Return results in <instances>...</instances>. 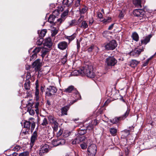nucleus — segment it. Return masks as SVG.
I'll use <instances>...</instances> for the list:
<instances>
[{
	"label": "nucleus",
	"instance_id": "4",
	"mask_svg": "<svg viewBox=\"0 0 156 156\" xmlns=\"http://www.w3.org/2000/svg\"><path fill=\"white\" fill-rule=\"evenodd\" d=\"M117 60L113 56H109L106 58L105 61V65L109 67L114 66L116 64Z\"/></svg>",
	"mask_w": 156,
	"mask_h": 156
},
{
	"label": "nucleus",
	"instance_id": "44",
	"mask_svg": "<svg viewBox=\"0 0 156 156\" xmlns=\"http://www.w3.org/2000/svg\"><path fill=\"white\" fill-rule=\"evenodd\" d=\"M29 152L27 151L24 152L20 153L19 156H28Z\"/></svg>",
	"mask_w": 156,
	"mask_h": 156
},
{
	"label": "nucleus",
	"instance_id": "14",
	"mask_svg": "<svg viewBox=\"0 0 156 156\" xmlns=\"http://www.w3.org/2000/svg\"><path fill=\"white\" fill-rule=\"evenodd\" d=\"M66 141L65 140L62 139L60 140H53L52 141V145L54 146H57L59 145H63L65 143Z\"/></svg>",
	"mask_w": 156,
	"mask_h": 156
},
{
	"label": "nucleus",
	"instance_id": "29",
	"mask_svg": "<svg viewBox=\"0 0 156 156\" xmlns=\"http://www.w3.org/2000/svg\"><path fill=\"white\" fill-rule=\"evenodd\" d=\"M52 124V128L54 131H57L58 127V123L57 122H55Z\"/></svg>",
	"mask_w": 156,
	"mask_h": 156
},
{
	"label": "nucleus",
	"instance_id": "37",
	"mask_svg": "<svg viewBox=\"0 0 156 156\" xmlns=\"http://www.w3.org/2000/svg\"><path fill=\"white\" fill-rule=\"evenodd\" d=\"M42 48L40 47H38L35 48L33 51V52H34L37 54L42 49Z\"/></svg>",
	"mask_w": 156,
	"mask_h": 156
},
{
	"label": "nucleus",
	"instance_id": "41",
	"mask_svg": "<svg viewBox=\"0 0 156 156\" xmlns=\"http://www.w3.org/2000/svg\"><path fill=\"white\" fill-rule=\"evenodd\" d=\"M39 105V101L36 102L35 105V108H36L35 111L37 113L38 112V107Z\"/></svg>",
	"mask_w": 156,
	"mask_h": 156
},
{
	"label": "nucleus",
	"instance_id": "40",
	"mask_svg": "<svg viewBox=\"0 0 156 156\" xmlns=\"http://www.w3.org/2000/svg\"><path fill=\"white\" fill-rule=\"evenodd\" d=\"M69 11L68 10L65 11L63 12L61 15V17L63 19H65V17L66 16L68 13Z\"/></svg>",
	"mask_w": 156,
	"mask_h": 156
},
{
	"label": "nucleus",
	"instance_id": "15",
	"mask_svg": "<svg viewBox=\"0 0 156 156\" xmlns=\"http://www.w3.org/2000/svg\"><path fill=\"white\" fill-rule=\"evenodd\" d=\"M58 47L60 50H65L68 47L67 43L65 41L61 42L58 44Z\"/></svg>",
	"mask_w": 156,
	"mask_h": 156
},
{
	"label": "nucleus",
	"instance_id": "25",
	"mask_svg": "<svg viewBox=\"0 0 156 156\" xmlns=\"http://www.w3.org/2000/svg\"><path fill=\"white\" fill-rule=\"evenodd\" d=\"M139 61H138L136 60L132 59L130 62V65L132 67H135L139 63Z\"/></svg>",
	"mask_w": 156,
	"mask_h": 156
},
{
	"label": "nucleus",
	"instance_id": "35",
	"mask_svg": "<svg viewBox=\"0 0 156 156\" xmlns=\"http://www.w3.org/2000/svg\"><path fill=\"white\" fill-rule=\"evenodd\" d=\"M87 130L85 129H80L78 130V134L80 135H83L86 133Z\"/></svg>",
	"mask_w": 156,
	"mask_h": 156
},
{
	"label": "nucleus",
	"instance_id": "48",
	"mask_svg": "<svg viewBox=\"0 0 156 156\" xmlns=\"http://www.w3.org/2000/svg\"><path fill=\"white\" fill-rule=\"evenodd\" d=\"M28 110L30 114L31 115H33L35 113V112L34 110L33 109H28Z\"/></svg>",
	"mask_w": 156,
	"mask_h": 156
},
{
	"label": "nucleus",
	"instance_id": "6",
	"mask_svg": "<svg viewBox=\"0 0 156 156\" xmlns=\"http://www.w3.org/2000/svg\"><path fill=\"white\" fill-rule=\"evenodd\" d=\"M105 44V48L107 50H113L115 48L117 45L116 41L115 40H112Z\"/></svg>",
	"mask_w": 156,
	"mask_h": 156
},
{
	"label": "nucleus",
	"instance_id": "38",
	"mask_svg": "<svg viewBox=\"0 0 156 156\" xmlns=\"http://www.w3.org/2000/svg\"><path fill=\"white\" fill-rule=\"evenodd\" d=\"M43 41V38L40 37V39H38L37 40V41L36 42V44L38 45H41L42 44Z\"/></svg>",
	"mask_w": 156,
	"mask_h": 156
},
{
	"label": "nucleus",
	"instance_id": "1",
	"mask_svg": "<svg viewBox=\"0 0 156 156\" xmlns=\"http://www.w3.org/2000/svg\"><path fill=\"white\" fill-rule=\"evenodd\" d=\"M83 76L86 75L87 77L93 78L95 76V74L93 66L91 65H87L82 68Z\"/></svg>",
	"mask_w": 156,
	"mask_h": 156
},
{
	"label": "nucleus",
	"instance_id": "13",
	"mask_svg": "<svg viewBox=\"0 0 156 156\" xmlns=\"http://www.w3.org/2000/svg\"><path fill=\"white\" fill-rule=\"evenodd\" d=\"M85 137L84 136H77L76 138L73 140L72 143L73 144H79L80 142L84 141L85 139Z\"/></svg>",
	"mask_w": 156,
	"mask_h": 156
},
{
	"label": "nucleus",
	"instance_id": "59",
	"mask_svg": "<svg viewBox=\"0 0 156 156\" xmlns=\"http://www.w3.org/2000/svg\"><path fill=\"white\" fill-rule=\"evenodd\" d=\"M35 100L36 101V102H38L39 101V95H35Z\"/></svg>",
	"mask_w": 156,
	"mask_h": 156
},
{
	"label": "nucleus",
	"instance_id": "18",
	"mask_svg": "<svg viewBox=\"0 0 156 156\" xmlns=\"http://www.w3.org/2000/svg\"><path fill=\"white\" fill-rule=\"evenodd\" d=\"M37 132L36 131H35L34 132L33 134H32L30 139L31 144H32V145H34V143L35 142V140H37Z\"/></svg>",
	"mask_w": 156,
	"mask_h": 156
},
{
	"label": "nucleus",
	"instance_id": "17",
	"mask_svg": "<svg viewBox=\"0 0 156 156\" xmlns=\"http://www.w3.org/2000/svg\"><path fill=\"white\" fill-rule=\"evenodd\" d=\"M82 68L79 70H76L73 71L71 74L72 76H78L80 75L81 76H83V75H82Z\"/></svg>",
	"mask_w": 156,
	"mask_h": 156
},
{
	"label": "nucleus",
	"instance_id": "62",
	"mask_svg": "<svg viewBox=\"0 0 156 156\" xmlns=\"http://www.w3.org/2000/svg\"><path fill=\"white\" fill-rule=\"evenodd\" d=\"M119 16L120 18H123L124 17L123 13L122 11H121L119 14Z\"/></svg>",
	"mask_w": 156,
	"mask_h": 156
},
{
	"label": "nucleus",
	"instance_id": "56",
	"mask_svg": "<svg viewBox=\"0 0 156 156\" xmlns=\"http://www.w3.org/2000/svg\"><path fill=\"white\" fill-rule=\"evenodd\" d=\"M81 0H77L75 4L76 7H78L80 5V1Z\"/></svg>",
	"mask_w": 156,
	"mask_h": 156
},
{
	"label": "nucleus",
	"instance_id": "51",
	"mask_svg": "<svg viewBox=\"0 0 156 156\" xmlns=\"http://www.w3.org/2000/svg\"><path fill=\"white\" fill-rule=\"evenodd\" d=\"M89 25L90 26H91L94 22V20L92 18H91L89 20Z\"/></svg>",
	"mask_w": 156,
	"mask_h": 156
},
{
	"label": "nucleus",
	"instance_id": "58",
	"mask_svg": "<svg viewBox=\"0 0 156 156\" xmlns=\"http://www.w3.org/2000/svg\"><path fill=\"white\" fill-rule=\"evenodd\" d=\"M31 75L30 73L29 72H27V73L26 75V80H29L30 78Z\"/></svg>",
	"mask_w": 156,
	"mask_h": 156
},
{
	"label": "nucleus",
	"instance_id": "52",
	"mask_svg": "<svg viewBox=\"0 0 156 156\" xmlns=\"http://www.w3.org/2000/svg\"><path fill=\"white\" fill-rule=\"evenodd\" d=\"M84 16H81L79 19L77 20V23H79L83 21V20Z\"/></svg>",
	"mask_w": 156,
	"mask_h": 156
},
{
	"label": "nucleus",
	"instance_id": "9",
	"mask_svg": "<svg viewBox=\"0 0 156 156\" xmlns=\"http://www.w3.org/2000/svg\"><path fill=\"white\" fill-rule=\"evenodd\" d=\"M42 63L41 62V60L40 59H37L34 62L32 65V67L35 68V71L37 72L41 66Z\"/></svg>",
	"mask_w": 156,
	"mask_h": 156
},
{
	"label": "nucleus",
	"instance_id": "50",
	"mask_svg": "<svg viewBox=\"0 0 156 156\" xmlns=\"http://www.w3.org/2000/svg\"><path fill=\"white\" fill-rule=\"evenodd\" d=\"M152 58H148L147 59L145 62H144L143 64V65L144 66H145L147 65L148 64V62L149 61V60L151 59Z\"/></svg>",
	"mask_w": 156,
	"mask_h": 156
},
{
	"label": "nucleus",
	"instance_id": "39",
	"mask_svg": "<svg viewBox=\"0 0 156 156\" xmlns=\"http://www.w3.org/2000/svg\"><path fill=\"white\" fill-rule=\"evenodd\" d=\"M48 124L47 120L46 118H44L43 120L41 125L43 126H46Z\"/></svg>",
	"mask_w": 156,
	"mask_h": 156
},
{
	"label": "nucleus",
	"instance_id": "43",
	"mask_svg": "<svg viewBox=\"0 0 156 156\" xmlns=\"http://www.w3.org/2000/svg\"><path fill=\"white\" fill-rule=\"evenodd\" d=\"M58 32V31L57 30L54 29V30H53L51 31V36L52 37L55 36Z\"/></svg>",
	"mask_w": 156,
	"mask_h": 156
},
{
	"label": "nucleus",
	"instance_id": "33",
	"mask_svg": "<svg viewBox=\"0 0 156 156\" xmlns=\"http://www.w3.org/2000/svg\"><path fill=\"white\" fill-rule=\"evenodd\" d=\"M48 119L50 122L51 123L56 122L55 120L54 117L51 115H50L48 116Z\"/></svg>",
	"mask_w": 156,
	"mask_h": 156
},
{
	"label": "nucleus",
	"instance_id": "3",
	"mask_svg": "<svg viewBox=\"0 0 156 156\" xmlns=\"http://www.w3.org/2000/svg\"><path fill=\"white\" fill-rule=\"evenodd\" d=\"M133 14L134 16L137 17L140 20L143 19L146 16L145 11L141 9H135L133 11Z\"/></svg>",
	"mask_w": 156,
	"mask_h": 156
},
{
	"label": "nucleus",
	"instance_id": "46",
	"mask_svg": "<svg viewBox=\"0 0 156 156\" xmlns=\"http://www.w3.org/2000/svg\"><path fill=\"white\" fill-rule=\"evenodd\" d=\"M67 55L66 54L65 55L64 57L62 59V62L65 64L66 62L67 61Z\"/></svg>",
	"mask_w": 156,
	"mask_h": 156
},
{
	"label": "nucleus",
	"instance_id": "57",
	"mask_svg": "<svg viewBox=\"0 0 156 156\" xmlns=\"http://www.w3.org/2000/svg\"><path fill=\"white\" fill-rule=\"evenodd\" d=\"M97 15L98 17L101 18L103 17V15L102 13L100 12H98L97 13Z\"/></svg>",
	"mask_w": 156,
	"mask_h": 156
},
{
	"label": "nucleus",
	"instance_id": "61",
	"mask_svg": "<svg viewBox=\"0 0 156 156\" xmlns=\"http://www.w3.org/2000/svg\"><path fill=\"white\" fill-rule=\"evenodd\" d=\"M30 130V129H26L25 130V131H24V130H23V133L25 135L27 133H28V132L29 130Z\"/></svg>",
	"mask_w": 156,
	"mask_h": 156
},
{
	"label": "nucleus",
	"instance_id": "32",
	"mask_svg": "<svg viewBox=\"0 0 156 156\" xmlns=\"http://www.w3.org/2000/svg\"><path fill=\"white\" fill-rule=\"evenodd\" d=\"M95 48H97V49H98L97 47L94 46V45H92L88 48L87 51L89 52H92L93 50Z\"/></svg>",
	"mask_w": 156,
	"mask_h": 156
},
{
	"label": "nucleus",
	"instance_id": "54",
	"mask_svg": "<svg viewBox=\"0 0 156 156\" xmlns=\"http://www.w3.org/2000/svg\"><path fill=\"white\" fill-rule=\"evenodd\" d=\"M86 9L85 8H83L80 10V12L81 14H83L85 13L86 11Z\"/></svg>",
	"mask_w": 156,
	"mask_h": 156
},
{
	"label": "nucleus",
	"instance_id": "8",
	"mask_svg": "<svg viewBox=\"0 0 156 156\" xmlns=\"http://www.w3.org/2000/svg\"><path fill=\"white\" fill-rule=\"evenodd\" d=\"M49 146L47 144H45L44 145H41L39 149V154L42 156L45 153H46L49 151Z\"/></svg>",
	"mask_w": 156,
	"mask_h": 156
},
{
	"label": "nucleus",
	"instance_id": "20",
	"mask_svg": "<svg viewBox=\"0 0 156 156\" xmlns=\"http://www.w3.org/2000/svg\"><path fill=\"white\" fill-rule=\"evenodd\" d=\"M141 0H133V3L136 7L138 8H141Z\"/></svg>",
	"mask_w": 156,
	"mask_h": 156
},
{
	"label": "nucleus",
	"instance_id": "34",
	"mask_svg": "<svg viewBox=\"0 0 156 156\" xmlns=\"http://www.w3.org/2000/svg\"><path fill=\"white\" fill-rule=\"evenodd\" d=\"M76 37V34H73L70 36H67L66 38L68 39L69 42L73 40Z\"/></svg>",
	"mask_w": 156,
	"mask_h": 156
},
{
	"label": "nucleus",
	"instance_id": "28",
	"mask_svg": "<svg viewBox=\"0 0 156 156\" xmlns=\"http://www.w3.org/2000/svg\"><path fill=\"white\" fill-rule=\"evenodd\" d=\"M74 87L73 86H70L67 88L65 89L64 90V92L68 93H71L73 90H74Z\"/></svg>",
	"mask_w": 156,
	"mask_h": 156
},
{
	"label": "nucleus",
	"instance_id": "21",
	"mask_svg": "<svg viewBox=\"0 0 156 156\" xmlns=\"http://www.w3.org/2000/svg\"><path fill=\"white\" fill-rule=\"evenodd\" d=\"M30 82L29 80H26V82L24 84V88L26 90H29L30 89Z\"/></svg>",
	"mask_w": 156,
	"mask_h": 156
},
{
	"label": "nucleus",
	"instance_id": "7",
	"mask_svg": "<svg viewBox=\"0 0 156 156\" xmlns=\"http://www.w3.org/2000/svg\"><path fill=\"white\" fill-rule=\"evenodd\" d=\"M97 150V147L95 144H91L90 145L87 149L88 154L89 156H95Z\"/></svg>",
	"mask_w": 156,
	"mask_h": 156
},
{
	"label": "nucleus",
	"instance_id": "5",
	"mask_svg": "<svg viewBox=\"0 0 156 156\" xmlns=\"http://www.w3.org/2000/svg\"><path fill=\"white\" fill-rule=\"evenodd\" d=\"M57 91L56 87L54 86H50L47 88L45 91L46 96L50 97L54 95Z\"/></svg>",
	"mask_w": 156,
	"mask_h": 156
},
{
	"label": "nucleus",
	"instance_id": "36",
	"mask_svg": "<svg viewBox=\"0 0 156 156\" xmlns=\"http://www.w3.org/2000/svg\"><path fill=\"white\" fill-rule=\"evenodd\" d=\"M111 17H108L107 19H104L102 21H103V23L105 24L111 22Z\"/></svg>",
	"mask_w": 156,
	"mask_h": 156
},
{
	"label": "nucleus",
	"instance_id": "26",
	"mask_svg": "<svg viewBox=\"0 0 156 156\" xmlns=\"http://www.w3.org/2000/svg\"><path fill=\"white\" fill-rule=\"evenodd\" d=\"M80 27L84 29H86L88 27V25L86 21L85 20L82 21L80 26Z\"/></svg>",
	"mask_w": 156,
	"mask_h": 156
},
{
	"label": "nucleus",
	"instance_id": "27",
	"mask_svg": "<svg viewBox=\"0 0 156 156\" xmlns=\"http://www.w3.org/2000/svg\"><path fill=\"white\" fill-rule=\"evenodd\" d=\"M132 37L133 40L136 41H139V37L138 35L136 32H134L133 33Z\"/></svg>",
	"mask_w": 156,
	"mask_h": 156
},
{
	"label": "nucleus",
	"instance_id": "10",
	"mask_svg": "<svg viewBox=\"0 0 156 156\" xmlns=\"http://www.w3.org/2000/svg\"><path fill=\"white\" fill-rule=\"evenodd\" d=\"M56 13L55 15H56V16H58L59 14V12L58 10H55L53 12V14L50 15L48 19V21L52 24L53 25H55V23L54 22L56 18L55 15H54V14Z\"/></svg>",
	"mask_w": 156,
	"mask_h": 156
},
{
	"label": "nucleus",
	"instance_id": "49",
	"mask_svg": "<svg viewBox=\"0 0 156 156\" xmlns=\"http://www.w3.org/2000/svg\"><path fill=\"white\" fill-rule=\"evenodd\" d=\"M80 146L81 148L83 150L87 148V145L85 144H82Z\"/></svg>",
	"mask_w": 156,
	"mask_h": 156
},
{
	"label": "nucleus",
	"instance_id": "30",
	"mask_svg": "<svg viewBox=\"0 0 156 156\" xmlns=\"http://www.w3.org/2000/svg\"><path fill=\"white\" fill-rule=\"evenodd\" d=\"M117 131L116 129L114 128H111L110 129V133L113 136H115L116 134Z\"/></svg>",
	"mask_w": 156,
	"mask_h": 156
},
{
	"label": "nucleus",
	"instance_id": "19",
	"mask_svg": "<svg viewBox=\"0 0 156 156\" xmlns=\"http://www.w3.org/2000/svg\"><path fill=\"white\" fill-rule=\"evenodd\" d=\"M50 51V49L46 48L45 47H43L42 48V50L41 51V56L43 58L46 55L48 54V53Z\"/></svg>",
	"mask_w": 156,
	"mask_h": 156
},
{
	"label": "nucleus",
	"instance_id": "22",
	"mask_svg": "<svg viewBox=\"0 0 156 156\" xmlns=\"http://www.w3.org/2000/svg\"><path fill=\"white\" fill-rule=\"evenodd\" d=\"M120 118V117H115L112 119H110V122L113 124L117 123H118L119 121L122 120L121 119L119 118Z\"/></svg>",
	"mask_w": 156,
	"mask_h": 156
},
{
	"label": "nucleus",
	"instance_id": "53",
	"mask_svg": "<svg viewBox=\"0 0 156 156\" xmlns=\"http://www.w3.org/2000/svg\"><path fill=\"white\" fill-rule=\"evenodd\" d=\"M33 54L31 56L30 59L31 60L32 59H33L34 58H35L37 57V54L34 52H33Z\"/></svg>",
	"mask_w": 156,
	"mask_h": 156
},
{
	"label": "nucleus",
	"instance_id": "64",
	"mask_svg": "<svg viewBox=\"0 0 156 156\" xmlns=\"http://www.w3.org/2000/svg\"><path fill=\"white\" fill-rule=\"evenodd\" d=\"M62 130H61L60 129L59 131L57 133V135L58 136H60L62 134Z\"/></svg>",
	"mask_w": 156,
	"mask_h": 156
},
{
	"label": "nucleus",
	"instance_id": "42",
	"mask_svg": "<svg viewBox=\"0 0 156 156\" xmlns=\"http://www.w3.org/2000/svg\"><path fill=\"white\" fill-rule=\"evenodd\" d=\"M75 94L76 95V97L77 98V99H80L81 98V97L80 94H79L78 91L76 90H75Z\"/></svg>",
	"mask_w": 156,
	"mask_h": 156
},
{
	"label": "nucleus",
	"instance_id": "47",
	"mask_svg": "<svg viewBox=\"0 0 156 156\" xmlns=\"http://www.w3.org/2000/svg\"><path fill=\"white\" fill-rule=\"evenodd\" d=\"M76 20H72L71 22L69 23V25L71 26H73L76 25Z\"/></svg>",
	"mask_w": 156,
	"mask_h": 156
},
{
	"label": "nucleus",
	"instance_id": "11",
	"mask_svg": "<svg viewBox=\"0 0 156 156\" xmlns=\"http://www.w3.org/2000/svg\"><path fill=\"white\" fill-rule=\"evenodd\" d=\"M152 35L151 34H150L148 35L143 37V39L140 40L141 43H139L140 46H141L142 44L146 45L149 42L151 38L152 37Z\"/></svg>",
	"mask_w": 156,
	"mask_h": 156
},
{
	"label": "nucleus",
	"instance_id": "23",
	"mask_svg": "<svg viewBox=\"0 0 156 156\" xmlns=\"http://www.w3.org/2000/svg\"><path fill=\"white\" fill-rule=\"evenodd\" d=\"M130 112V110L127 109L126 112L124 114L121 116H120V119H121V120H123L125 119L128 115L129 112Z\"/></svg>",
	"mask_w": 156,
	"mask_h": 156
},
{
	"label": "nucleus",
	"instance_id": "63",
	"mask_svg": "<svg viewBox=\"0 0 156 156\" xmlns=\"http://www.w3.org/2000/svg\"><path fill=\"white\" fill-rule=\"evenodd\" d=\"M17 153L14 152L12 154H10L9 155H8L7 156H17Z\"/></svg>",
	"mask_w": 156,
	"mask_h": 156
},
{
	"label": "nucleus",
	"instance_id": "16",
	"mask_svg": "<svg viewBox=\"0 0 156 156\" xmlns=\"http://www.w3.org/2000/svg\"><path fill=\"white\" fill-rule=\"evenodd\" d=\"M52 45V43L51 38L49 37L46 38L45 40L44 45L49 48H51Z\"/></svg>",
	"mask_w": 156,
	"mask_h": 156
},
{
	"label": "nucleus",
	"instance_id": "45",
	"mask_svg": "<svg viewBox=\"0 0 156 156\" xmlns=\"http://www.w3.org/2000/svg\"><path fill=\"white\" fill-rule=\"evenodd\" d=\"M129 130H126L124 131V132L128 134V135L129 134L130 132L132 131V129L133 130L134 127L133 126H131L129 127Z\"/></svg>",
	"mask_w": 156,
	"mask_h": 156
},
{
	"label": "nucleus",
	"instance_id": "55",
	"mask_svg": "<svg viewBox=\"0 0 156 156\" xmlns=\"http://www.w3.org/2000/svg\"><path fill=\"white\" fill-rule=\"evenodd\" d=\"M109 34V31H105L103 32L102 33L103 36L104 37H106L108 34Z\"/></svg>",
	"mask_w": 156,
	"mask_h": 156
},
{
	"label": "nucleus",
	"instance_id": "60",
	"mask_svg": "<svg viewBox=\"0 0 156 156\" xmlns=\"http://www.w3.org/2000/svg\"><path fill=\"white\" fill-rule=\"evenodd\" d=\"M69 0H63L62 3L63 4L65 5H68Z\"/></svg>",
	"mask_w": 156,
	"mask_h": 156
},
{
	"label": "nucleus",
	"instance_id": "31",
	"mask_svg": "<svg viewBox=\"0 0 156 156\" xmlns=\"http://www.w3.org/2000/svg\"><path fill=\"white\" fill-rule=\"evenodd\" d=\"M47 33V30L46 29H43L41 31L39 34V36L41 38H42Z\"/></svg>",
	"mask_w": 156,
	"mask_h": 156
},
{
	"label": "nucleus",
	"instance_id": "24",
	"mask_svg": "<svg viewBox=\"0 0 156 156\" xmlns=\"http://www.w3.org/2000/svg\"><path fill=\"white\" fill-rule=\"evenodd\" d=\"M69 108V106H66L62 108L61 109L62 114L67 115V112Z\"/></svg>",
	"mask_w": 156,
	"mask_h": 156
},
{
	"label": "nucleus",
	"instance_id": "2",
	"mask_svg": "<svg viewBox=\"0 0 156 156\" xmlns=\"http://www.w3.org/2000/svg\"><path fill=\"white\" fill-rule=\"evenodd\" d=\"M31 125V131L32 132L34 129L36 125V121L32 118L29 119L28 121H26L24 122V127L26 129H30Z\"/></svg>",
	"mask_w": 156,
	"mask_h": 156
},
{
	"label": "nucleus",
	"instance_id": "12",
	"mask_svg": "<svg viewBox=\"0 0 156 156\" xmlns=\"http://www.w3.org/2000/svg\"><path fill=\"white\" fill-rule=\"evenodd\" d=\"M144 50L143 48L142 49H136L132 50L130 52V55L135 57H138L141 52Z\"/></svg>",
	"mask_w": 156,
	"mask_h": 156
}]
</instances>
